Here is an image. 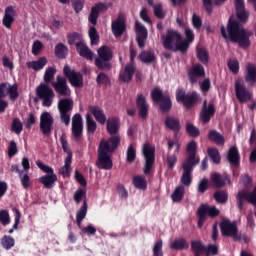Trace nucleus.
Here are the masks:
<instances>
[{"label": "nucleus", "mask_w": 256, "mask_h": 256, "mask_svg": "<svg viewBox=\"0 0 256 256\" xmlns=\"http://www.w3.org/2000/svg\"><path fill=\"white\" fill-rule=\"evenodd\" d=\"M56 73L57 69L54 67H48L44 73V85H49V83H52L53 79H55Z\"/></svg>", "instance_id": "50"}, {"label": "nucleus", "mask_w": 256, "mask_h": 256, "mask_svg": "<svg viewBox=\"0 0 256 256\" xmlns=\"http://www.w3.org/2000/svg\"><path fill=\"white\" fill-rule=\"evenodd\" d=\"M191 250L192 252H196L198 256H202L206 253L207 246L203 244L202 240H192L191 241Z\"/></svg>", "instance_id": "39"}, {"label": "nucleus", "mask_w": 256, "mask_h": 256, "mask_svg": "<svg viewBox=\"0 0 256 256\" xmlns=\"http://www.w3.org/2000/svg\"><path fill=\"white\" fill-rule=\"evenodd\" d=\"M111 155L113 154L111 152H107L105 148L98 147L96 167H98V169H103L104 171H110V169H113V159L111 158Z\"/></svg>", "instance_id": "15"}, {"label": "nucleus", "mask_w": 256, "mask_h": 256, "mask_svg": "<svg viewBox=\"0 0 256 256\" xmlns=\"http://www.w3.org/2000/svg\"><path fill=\"white\" fill-rule=\"evenodd\" d=\"M51 85L58 97H71V88L67 84L66 77L56 76V80L52 81Z\"/></svg>", "instance_id": "14"}, {"label": "nucleus", "mask_w": 256, "mask_h": 256, "mask_svg": "<svg viewBox=\"0 0 256 256\" xmlns=\"http://www.w3.org/2000/svg\"><path fill=\"white\" fill-rule=\"evenodd\" d=\"M249 12L247 9H245V2L243 0L242 3V8H241V12L239 14V18H238V22L240 23V25H243V23H247L248 19H249Z\"/></svg>", "instance_id": "57"}, {"label": "nucleus", "mask_w": 256, "mask_h": 256, "mask_svg": "<svg viewBox=\"0 0 256 256\" xmlns=\"http://www.w3.org/2000/svg\"><path fill=\"white\" fill-rule=\"evenodd\" d=\"M18 90H19L18 84H13V85L8 84L7 95H9V98L11 101H17V99H19V91Z\"/></svg>", "instance_id": "51"}, {"label": "nucleus", "mask_w": 256, "mask_h": 256, "mask_svg": "<svg viewBox=\"0 0 256 256\" xmlns=\"http://www.w3.org/2000/svg\"><path fill=\"white\" fill-rule=\"evenodd\" d=\"M208 140H210L211 142H215V144H217L218 146H224L225 144L224 136L217 132V130H210V132L208 133Z\"/></svg>", "instance_id": "40"}, {"label": "nucleus", "mask_w": 256, "mask_h": 256, "mask_svg": "<svg viewBox=\"0 0 256 256\" xmlns=\"http://www.w3.org/2000/svg\"><path fill=\"white\" fill-rule=\"evenodd\" d=\"M98 56L95 58V65L100 71H111V60L113 59V50L109 46H101L97 50Z\"/></svg>", "instance_id": "7"}, {"label": "nucleus", "mask_w": 256, "mask_h": 256, "mask_svg": "<svg viewBox=\"0 0 256 256\" xmlns=\"http://www.w3.org/2000/svg\"><path fill=\"white\" fill-rule=\"evenodd\" d=\"M73 158H71V154L65 158V164L64 166L60 169L61 175L63 177H69L71 173V161Z\"/></svg>", "instance_id": "52"}, {"label": "nucleus", "mask_w": 256, "mask_h": 256, "mask_svg": "<svg viewBox=\"0 0 256 256\" xmlns=\"http://www.w3.org/2000/svg\"><path fill=\"white\" fill-rule=\"evenodd\" d=\"M165 126L174 132H179V130H181L180 120L178 118H174L173 116H166Z\"/></svg>", "instance_id": "35"}, {"label": "nucleus", "mask_w": 256, "mask_h": 256, "mask_svg": "<svg viewBox=\"0 0 256 256\" xmlns=\"http://www.w3.org/2000/svg\"><path fill=\"white\" fill-rule=\"evenodd\" d=\"M220 215V210L217 206H208V204H201L197 210L198 216V228H202L207 220V216L210 218H216Z\"/></svg>", "instance_id": "10"}, {"label": "nucleus", "mask_w": 256, "mask_h": 256, "mask_svg": "<svg viewBox=\"0 0 256 256\" xmlns=\"http://www.w3.org/2000/svg\"><path fill=\"white\" fill-rule=\"evenodd\" d=\"M220 30L224 39H230V41L233 43H238L240 47H243V49L250 47V37L253 35V32H251V30H245L244 26L239 24V20H233V18H229L227 30L225 26H221Z\"/></svg>", "instance_id": "1"}, {"label": "nucleus", "mask_w": 256, "mask_h": 256, "mask_svg": "<svg viewBox=\"0 0 256 256\" xmlns=\"http://www.w3.org/2000/svg\"><path fill=\"white\" fill-rule=\"evenodd\" d=\"M187 158L190 164L191 171L193 172L194 168L200 164V156H197L198 144L195 140H191L186 146Z\"/></svg>", "instance_id": "19"}, {"label": "nucleus", "mask_w": 256, "mask_h": 256, "mask_svg": "<svg viewBox=\"0 0 256 256\" xmlns=\"http://www.w3.org/2000/svg\"><path fill=\"white\" fill-rule=\"evenodd\" d=\"M86 129L87 133H95L97 131V122L93 120V117L91 115L87 114L86 115Z\"/></svg>", "instance_id": "54"}, {"label": "nucleus", "mask_w": 256, "mask_h": 256, "mask_svg": "<svg viewBox=\"0 0 256 256\" xmlns=\"http://www.w3.org/2000/svg\"><path fill=\"white\" fill-rule=\"evenodd\" d=\"M132 183L138 190H147L148 182L145 176H134Z\"/></svg>", "instance_id": "43"}, {"label": "nucleus", "mask_w": 256, "mask_h": 256, "mask_svg": "<svg viewBox=\"0 0 256 256\" xmlns=\"http://www.w3.org/2000/svg\"><path fill=\"white\" fill-rule=\"evenodd\" d=\"M72 134L75 141H81V137H83V117L79 113L72 117Z\"/></svg>", "instance_id": "22"}, {"label": "nucleus", "mask_w": 256, "mask_h": 256, "mask_svg": "<svg viewBox=\"0 0 256 256\" xmlns=\"http://www.w3.org/2000/svg\"><path fill=\"white\" fill-rule=\"evenodd\" d=\"M245 81L251 85L256 83V66L254 64L247 65Z\"/></svg>", "instance_id": "38"}, {"label": "nucleus", "mask_w": 256, "mask_h": 256, "mask_svg": "<svg viewBox=\"0 0 256 256\" xmlns=\"http://www.w3.org/2000/svg\"><path fill=\"white\" fill-rule=\"evenodd\" d=\"M87 209H88L87 200H84L81 208L76 213V223L78 227H81V223H83V219L87 217Z\"/></svg>", "instance_id": "42"}, {"label": "nucleus", "mask_w": 256, "mask_h": 256, "mask_svg": "<svg viewBox=\"0 0 256 256\" xmlns=\"http://www.w3.org/2000/svg\"><path fill=\"white\" fill-rule=\"evenodd\" d=\"M36 165L41 169V171L46 173V175L39 178V183L44 185L46 189H53V187H55V183H57V174H55L49 165H46L41 161H37Z\"/></svg>", "instance_id": "8"}, {"label": "nucleus", "mask_w": 256, "mask_h": 256, "mask_svg": "<svg viewBox=\"0 0 256 256\" xmlns=\"http://www.w3.org/2000/svg\"><path fill=\"white\" fill-rule=\"evenodd\" d=\"M136 108L138 111V118L143 122L148 120L150 104L148 103L146 96H143V94H138L136 97Z\"/></svg>", "instance_id": "18"}, {"label": "nucleus", "mask_w": 256, "mask_h": 256, "mask_svg": "<svg viewBox=\"0 0 256 256\" xmlns=\"http://www.w3.org/2000/svg\"><path fill=\"white\" fill-rule=\"evenodd\" d=\"M206 70L202 64H196L188 70V79L190 84H197L199 78H205Z\"/></svg>", "instance_id": "25"}, {"label": "nucleus", "mask_w": 256, "mask_h": 256, "mask_svg": "<svg viewBox=\"0 0 256 256\" xmlns=\"http://www.w3.org/2000/svg\"><path fill=\"white\" fill-rule=\"evenodd\" d=\"M53 123L55 119L49 112H43L40 115V131L44 137H49L53 131Z\"/></svg>", "instance_id": "21"}, {"label": "nucleus", "mask_w": 256, "mask_h": 256, "mask_svg": "<svg viewBox=\"0 0 256 256\" xmlns=\"http://www.w3.org/2000/svg\"><path fill=\"white\" fill-rule=\"evenodd\" d=\"M227 160L232 166H239L241 162V156L237 146H231L227 154Z\"/></svg>", "instance_id": "32"}, {"label": "nucleus", "mask_w": 256, "mask_h": 256, "mask_svg": "<svg viewBox=\"0 0 256 256\" xmlns=\"http://www.w3.org/2000/svg\"><path fill=\"white\" fill-rule=\"evenodd\" d=\"M138 57L144 64H152L156 61L155 52H153V50H144Z\"/></svg>", "instance_id": "41"}, {"label": "nucleus", "mask_w": 256, "mask_h": 256, "mask_svg": "<svg viewBox=\"0 0 256 256\" xmlns=\"http://www.w3.org/2000/svg\"><path fill=\"white\" fill-rule=\"evenodd\" d=\"M205 252L207 256H218L219 246L216 244H208V246H206Z\"/></svg>", "instance_id": "62"}, {"label": "nucleus", "mask_w": 256, "mask_h": 256, "mask_svg": "<svg viewBox=\"0 0 256 256\" xmlns=\"http://www.w3.org/2000/svg\"><path fill=\"white\" fill-rule=\"evenodd\" d=\"M28 69H33L34 71H41L45 65H47V58L40 57L38 60L28 61L26 63Z\"/></svg>", "instance_id": "36"}, {"label": "nucleus", "mask_w": 256, "mask_h": 256, "mask_svg": "<svg viewBox=\"0 0 256 256\" xmlns=\"http://www.w3.org/2000/svg\"><path fill=\"white\" fill-rule=\"evenodd\" d=\"M142 152L145 159L144 174L148 175L151 174V170L155 164L156 148L151 146V144H144Z\"/></svg>", "instance_id": "13"}, {"label": "nucleus", "mask_w": 256, "mask_h": 256, "mask_svg": "<svg viewBox=\"0 0 256 256\" xmlns=\"http://www.w3.org/2000/svg\"><path fill=\"white\" fill-rule=\"evenodd\" d=\"M177 162H178V157L176 156V154H168L166 156V164L168 166V170H174Z\"/></svg>", "instance_id": "59"}, {"label": "nucleus", "mask_w": 256, "mask_h": 256, "mask_svg": "<svg viewBox=\"0 0 256 256\" xmlns=\"http://www.w3.org/2000/svg\"><path fill=\"white\" fill-rule=\"evenodd\" d=\"M207 153L213 164H221V154L218 148H208Z\"/></svg>", "instance_id": "45"}, {"label": "nucleus", "mask_w": 256, "mask_h": 256, "mask_svg": "<svg viewBox=\"0 0 256 256\" xmlns=\"http://www.w3.org/2000/svg\"><path fill=\"white\" fill-rule=\"evenodd\" d=\"M219 226L222 236L230 237L232 238V240H234V242H241V240H243L245 244H249V236H247V234H242V232H239L237 222H231L229 218H223Z\"/></svg>", "instance_id": "3"}, {"label": "nucleus", "mask_w": 256, "mask_h": 256, "mask_svg": "<svg viewBox=\"0 0 256 256\" xmlns=\"http://www.w3.org/2000/svg\"><path fill=\"white\" fill-rule=\"evenodd\" d=\"M54 55L57 59H67L69 55V47L63 42L57 43L54 48Z\"/></svg>", "instance_id": "34"}, {"label": "nucleus", "mask_w": 256, "mask_h": 256, "mask_svg": "<svg viewBox=\"0 0 256 256\" xmlns=\"http://www.w3.org/2000/svg\"><path fill=\"white\" fill-rule=\"evenodd\" d=\"M96 82L98 85H110L111 80H109V76H107V74L101 72L100 74H98L97 78H96Z\"/></svg>", "instance_id": "63"}, {"label": "nucleus", "mask_w": 256, "mask_h": 256, "mask_svg": "<svg viewBox=\"0 0 256 256\" xmlns=\"http://www.w3.org/2000/svg\"><path fill=\"white\" fill-rule=\"evenodd\" d=\"M182 36L180 32H175V30H167L166 36H162L163 46L165 49H170V51H181L186 53L188 51V42H182Z\"/></svg>", "instance_id": "4"}, {"label": "nucleus", "mask_w": 256, "mask_h": 256, "mask_svg": "<svg viewBox=\"0 0 256 256\" xmlns=\"http://www.w3.org/2000/svg\"><path fill=\"white\" fill-rule=\"evenodd\" d=\"M215 114H216V108L214 104H209L205 110H201L200 118L203 124H209L211 118H213Z\"/></svg>", "instance_id": "33"}, {"label": "nucleus", "mask_w": 256, "mask_h": 256, "mask_svg": "<svg viewBox=\"0 0 256 256\" xmlns=\"http://www.w3.org/2000/svg\"><path fill=\"white\" fill-rule=\"evenodd\" d=\"M186 132L192 138H198L201 134L199 128H197L196 126H194V124L191 123L186 124Z\"/></svg>", "instance_id": "56"}, {"label": "nucleus", "mask_w": 256, "mask_h": 256, "mask_svg": "<svg viewBox=\"0 0 256 256\" xmlns=\"http://www.w3.org/2000/svg\"><path fill=\"white\" fill-rule=\"evenodd\" d=\"M107 9H109V5L103 2L96 3L91 7L90 14L88 16L89 23L93 25L90 26L88 32L91 45H99V33L97 32V28H95V25H97V19H99V14L103 13V11H107Z\"/></svg>", "instance_id": "2"}, {"label": "nucleus", "mask_w": 256, "mask_h": 256, "mask_svg": "<svg viewBox=\"0 0 256 256\" xmlns=\"http://www.w3.org/2000/svg\"><path fill=\"white\" fill-rule=\"evenodd\" d=\"M11 131L15 133L16 135H21V132L23 131V123L19 118H14L11 124Z\"/></svg>", "instance_id": "55"}, {"label": "nucleus", "mask_w": 256, "mask_h": 256, "mask_svg": "<svg viewBox=\"0 0 256 256\" xmlns=\"http://www.w3.org/2000/svg\"><path fill=\"white\" fill-rule=\"evenodd\" d=\"M176 102L182 104L186 110H192L201 102V96L198 92H186L183 88L176 92Z\"/></svg>", "instance_id": "6"}, {"label": "nucleus", "mask_w": 256, "mask_h": 256, "mask_svg": "<svg viewBox=\"0 0 256 256\" xmlns=\"http://www.w3.org/2000/svg\"><path fill=\"white\" fill-rule=\"evenodd\" d=\"M209 188H210V184H209L208 178H203L198 183L197 192H198V194H205V192H207V190H209Z\"/></svg>", "instance_id": "58"}, {"label": "nucleus", "mask_w": 256, "mask_h": 256, "mask_svg": "<svg viewBox=\"0 0 256 256\" xmlns=\"http://www.w3.org/2000/svg\"><path fill=\"white\" fill-rule=\"evenodd\" d=\"M89 111L100 125L107 123V116L99 106H89Z\"/></svg>", "instance_id": "30"}, {"label": "nucleus", "mask_w": 256, "mask_h": 256, "mask_svg": "<svg viewBox=\"0 0 256 256\" xmlns=\"http://www.w3.org/2000/svg\"><path fill=\"white\" fill-rule=\"evenodd\" d=\"M111 29L116 39H121L127 31V20L123 14H118L116 20L112 21Z\"/></svg>", "instance_id": "20"}, {"label": "nucleus", "mask_w": 256, "mask_h": 256, "mask_svg": "<svg viewBox=\"0 0 256 256\" xmlns=\"http://www.w3.org/2000/svg\"><path fill=\"white\" fill-rule=\"evenodd\" d=\"M135 34H136V42L140 49H144L146 45V41L148 39L149 32L141 22L135 23Z\"/></svg>", "instance_id": "24"}, {"label": "nucleus", "mask_w": 256, "mask_h": 256, "mask_svg": "<svg viewBox=\"0 0 256 256\" xmlns=\"http://www.w3.org/2000/svg\"><path fill=\"white\" fill-rule=\"evenodd\" d=\"M121 123L119 122V118L111 117L106 122V130L111 136L117 135L119 133Z\"/></svg>", "instance_id": "31"}, {"label": "nucleus", "mask_w": 256, "mask_h": 256, "mask_svg": "<svg viewBox=\"0 0 256 256\" xmlns=\"http://www.w3.org/2000/svg\"><path fill=\"white\" fill-rule=\"evenodd\" d=\"M0 223L1 225H9L11 223V217H9V211L0 210Z\"/></svg>", "instance_id": "64"}, {"label": "nucleus", "mask_w": 256, "mask_h": 256, "mask_svg": "<svg viewBox=\"0 0 256 256\" xmlns=\"http://www.w3.org/2000/svg\"><path fill=\"white\" fill-rule=\"evenodd\" d=\"M170 248H172V250H186L189 248V242H187L185 238H178L172 242Z\"/></svg>", "instance_id": "44"}, {"label": "nucleus", "mask_w": 256, "mask_h": 256, "mask_svg": "<svg viewBox=\"0 0 256 256\" xmlns=\"http://www.w3.org/2000/svg\"><path fill=\"white\" fill-rule=\"evenodd\" d=\"M76 51L80 57H84V59H87L88 61L93 60V51H91L85 42L76 43Z\"/></svg>", "instance_id": "29"}, {"label": "nucleus", "mask_w": 256, "mask_h": 256, "mask_svg": "<svg viewBox=\"0 0 256 256\" xmlns=\"http://www.w3.org/2000/svg\"><path fill=\"white\" fill-rule=\"evenodd\" d=\"M36 95L41 99L43 107H51L53 105L55 92L53 88L49 87V84L41 83L36 89Z\"/></svg>", "instance_id": "11"}, {"label": "nucleus", "mask_w": 256, "mask_h": 256, "mask_svg": "<svg viewBox=\"0 0 256 256\" xmlns=\"http://www.w3.org/2000/svg\"><path fill=\"white\" fill-rule=\"evenodd\" d=\"M121 144V137L119 135L111 136L107 141L102 140L98 146L100 149H106L108 153H115L117 147Z\"/></svg>", "instance_id": "23"}, {"label": "nucleus", "mask_w": 256, "mask_h": 256, "mask_svg": "<svg viewBox=\"0 0 256 256\" xmlns=\"http://www.w3.org/2000/svg\"><path fill=\"white\" fill-rule=\"evenodd\" d=\"M235 96L240 104H246L253 98V94L243 83V80L235 82Z\"/></svg>", "instance_id": "17"}, {"label": "nucleus", "mask_w": 256, "mask_h": 256, "mask_svg": "<svg viewBox=\"0 0 256 256\" xmlns=\"http://www.w3.org/2000/svg\"><path fill=\"white\" fill-rule=\"evenodd\" d=\"M152 102L158 104L160 112L162 114H168L173 108L172 98L169 94H164L163 90L159 87L153 88L150 92Z\"/></svg>", "instance_id": "5"}, {"label": "nucleus", "mask_w": 256, "mask_h": 256, "mask_svg": "<svg viewBox=\"0 0 256 256\" xmlns=\"http://www.w3.org/2000/svg\"><path fill=\"white\" fill-rule=\"evenodd\" d=\"M153 255L164 256L163 240H157V242H155L154 248H153Z\"/></svg>", "instance_id": "61"}, {"label": "nucleus", "mask_w": 256, "mask_h": 256, "mask_svg": "<svg viewBox=\"0 0 256 256\" xmlns=\"http://www.w3.org/2000/svg\"><path fill=\"white\" fill-rule=\"evenodd\" d=\"M1 245L6 251H9V249H13L15 247V239L11 236L5 235L1 240Z\"/></svg>", "instance_id": "53"}, {"label": "nucleus", "mask_w": 256, "mask_h": 256, "mask_svg": "<svg viewBox=\"0 0 256 256\" xmlns=\"http://www.w3.org/2000/svg\"><path fill=\"white\" fill-rule=\"evenodd\" d=\"M63 75L75 89H81L83 87V74L81 72L71 69V67L66 64L63 68Z\"/></svg>", "instance_id": "12"}, {"label": "nucleus", "mask_w": 256, "mask_h": 256, "mask_svg": "<svg viewBox=\"0 0 256 256\" xmlns=\"http://www.w3.org/2000/svg\"><path fill=\"white\" fill-rule=\"evenodd\" d=\"M197 59L200 60L201 64H209L210 61V54L206 48H199L197 50Z\"/></svg>", "instance_id": "49"}, {"label": "nucleus", "mask_w": 256, "mask_h": 256, "mask_svg": "<svg viewBox=\"0 0 256 256\" xmlns=\"http://www.w3.org/2000/svg\"><path fill=\"white\" fill-rule=\"evenodd\" d=\"M182 169H183V173L181 176V183L183 184V186H191L193 182V175H192L193 171L191 169V165L188 157L183 162Z\"/></svg>", "instance_id": "27"}, {"label": "nucleus", "mask_w": 256, "mask_h": 256, "mask_svg": "<svg viewBox=\"0 0 256 256\" xmlns=\"http://www.w3.org/2000/svg\"><path fill=\"white\" fill-rule=\"evenodd\" d=\"M214 199L220 204H226L229 200V194L226 190H217L214 192Z\"/></svg>", "instance_id": "47"}, {"label": "nucleus", "mask_w": 256, "mask_h": 256, "mask_svg": "<svg viewBox=\"0 0 256 256\" xmlns=\"http://www.w3.org/2000/svg\"><path fill=\"white\" fill-rule=\"evenodd\" d=\"M15 21V8L13 6H8L5 9L4 17L2 23L6 29H11V25H13Z\"/></svg>", "instance_id": "28"}, {"label": "nucleus", "mask_w": 256, "mask_h": 256, "mask_svg": "<svg viewBox=\"0 0 256 256\" xmlns=\"http://www.w3.org/2000/svg\"><path fill=\"white\" fill-rule=\"evenodd\" d=\"M73 199L76 203V205H79V203H81V201H87V190L83 189V188H78L75 192H74V196Z\"/></svg>", "instance_id": "48"}, {"label": "nucleus", "mask_w": 256, "mask_h": 256, "mask_svg": "<svg viewBox=\"0 0 256 256\" xmlns=\"http://www.w3.org/2000/svg\"><path fill=\"white\" fill-rule=\"evenodd\" d=\"M245 201L256 206V186H254L252 192H249L248 190H240L236 195L237 207L240 211L243 210Z\"/></svg>", "instance_id": "16"}, {"label": "nucleus", "mask_w": 256, "mask_h": 256, "mask_svg": "<svg viewBox=\"0 0 256 256\" xmlns=\"http://www.w3.org/2000/svg\"><path fill=\"white\" fill-rule=\"evenodd\" d=\"M58 111L62 123L69 127L71 123V112L73 111V99L62 98L58 101Z\"/></svg>", "instance_id": "9"}, {"label": "nucleus", "mask_w": 256, "mask_h": 256, "mask_svg": "<svg viewBox=\"0 0 256 256\" xmlns=\"http://www.w3.org/2000/svg\"><path fill=\"white\" fill-rule=\"evenodd\" d=\"M227 66L232 74H239L240 64L239 60H228Z\"/></svg>", "instance_id": "60"}, {"label": "nucleus", "mask_w": 256, "mask_h": 256, "mask_svg": "<svg viewBox=\"0 0 256 256\" xmlns=\"http://www.w3.org/2000/svg\"><path fill=\"white\" fill-rule=\"evenodd\" d=\"M185 196L184 186H178L175 188L174 192L171 194V199L173 202H182Z\"/></svg>", "instance_id": "46"}, {"label": "nucleus", "mask_w": 256, "mask_h": 256, "mask_svg": "<svg viewBox=\"0 0 256 256\" xmlns=\"http://www.w3.org/2000/svg\"><path fill=\"white\" fill-rule=\"evenodd\" d=\"M68 45H75L77 48V43H84L83 34L79 32H71L66 35Z\"/></svg>", "instance_id": "37"}, {"label": "nucleus", "mask_w": 256, "mask_h": 256, "mask_svg": "<svg viewBox=\"0 0 256 256\" xmlns=\"http://www.w3.org/2000/svg\"><path fill=\"white\" fill-rule=\"evenodd\" d=\"M210 180L215 188H224L226 184H229V186L232 184L228 174H223L222 176V174L219 172H214L211 174Z\"/></svg>", "instance_id": "26"}]
</instances>
